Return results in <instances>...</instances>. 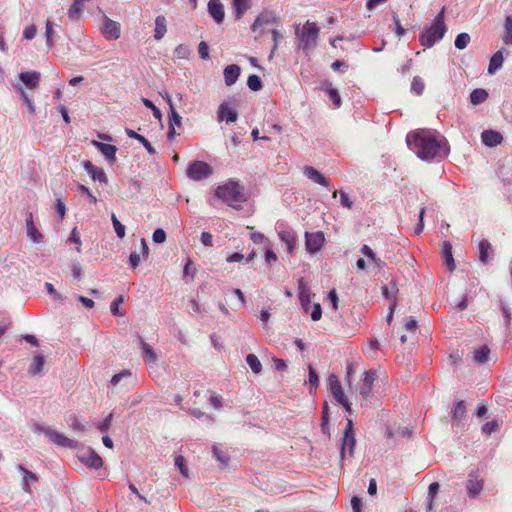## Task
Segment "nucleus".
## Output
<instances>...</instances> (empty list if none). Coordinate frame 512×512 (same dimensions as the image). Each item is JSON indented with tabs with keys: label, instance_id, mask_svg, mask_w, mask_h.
<instances>
[{
	"label": "nucleus",
	"instance_id": "f257e3e1",
	"mask_svg": "<svg viewBox=\"0 0 512 512\" xmlns=\"http://www.w3.org/2000/svg\"><path fill=\"white\" fill-rule=\"evenodd\" d=\"M406 142L409 148L425 161L442 159L449 153L446 138L433 130L422 129L408 133Z\"/></svg>",
	"mask_w": 512,
	"mask_h": 512
},
{
	"label": "nucleus",
	"instance_id": "f03ea898",
	"mask_svg": "<svg viewBox=\"0 0 512 512\" xmlns=\"http://www.w3.org/2000/svg\"><path fill=\"white\" fill-rule=\"evenodd\" d=\"M447 32L444 20V8L434 17L432 24L426 28L419 37L422 46L431 48L434 44L443 39Z\"/></svg>",
	"mask_w": 512,
	"mask_h": 512
},
{
	"label": "nucleus",
	"instance_id": "7ed1b4c3",
	"mask_svg": "<svg viewBox=\"0 0 512 512\" xmlns=\"http://www.w3.org/2000/svg\"><path fill=\"white\" fill-rule=\"evenodd\" d=\"M320 29L315 22L306 21L302 28L296 25L295 35L298 39V49L307 52L317 45Z\"/></svg>",
	"mask_w": 512,
	"mask_h": 512
},
{
	"label": "nucleus",
	"instance_id": "20e7f679",
	"mask_svg": "<svg viewBox=\"0 0 512 512\" xmlns=\"http://www.w3.org/2000/svg\"><path fill=\"white\" fill-rule=\"evenodd\" d=\"M215 195L223 202L234 208L236 207L235 203L245 201L243 187L235 181H229L228 183L219 186L215 191Z\"/></svg>",
	"mask_w": 512,
	"mask_h": 512
},
{
	"label": "nucleus",
	"instance_id": "39448f33",
	"mask_svg": "<svg viewBox=\"0 0 512 512\" xmlns=\"http://www.w3.org/2000/svg\"><path fill=\"white\" fill-rule=\"evenodd\" d=\"M355 446H356V439H355V433H354V428H353V422L351 419H348L347 425L344 429L342 441H341V448H340L341 460H344L347 455H348V457L351 458L354 454Z\"/></svg>",
	"mask_w": 512,
	"mask_h": 512
},
{
	"label": "nucleus",
	"instance_id": "423d86ee",
	"mask_svg": "<svg viewBox=\"0 0 512 512\" xmlns=\"http://www.w3.org/2000/svg\"><path fill=\"white\" fill-rule=\"evenodd\" d=\"M213 174V168L206 162L195 160L189 163L186 169L188 178L194 181L207 179Z\"/></svg>",
	"mask_w": 512,
	"mask_h": 512
},
{
	"label": "nucleus",
	"instance_id": "0eeeda50",
	"mask_svg": "<svg viewBox=\"0 0 512 512\" xmlns=\"http://www.w3.org/2000/svg\"><path fill=\"white\" fill-rule=\"evenodd\" d=\"M276 231L279 239L286 245L287 252L292 254L296 247L297 233L285 222H278L276 225Z\"/></svg>",
	"mask_w": 512,
	"mask_h": 512
},
{
	"label": "nucleus",
	"instance_id": "6e6552de",
	"mask_svg": "<svg viewBox=\"0 0 512 512\" xmlns=\"http://www.w3.org/2000/svg\"><path fill=\"white\" fill-rule=\"evenodd\" d=\"M101 33L107 40H117L121 35V26L118 22L110 19L107 15L102 16Z\"/></svg>",
	"mask_w": 512,
	"mask_h": 512
},
{
	"label": "nucleus",
	"instance_id": "1a4fd4ad",
	"mask_svg": "<svg viewBox=\"0 0 512 512\" xmlns=\"http://www.w3.org/2000/svg\"><path fill=\"white\" fill-rule=\"evenodd\" d=\"M78 460L90 469H99L103 465L102 458L92 448L78 452Z\"/></svg>",
	"mask_w": 512,
	"mask_h": 512
},
{
	"label": "nucleus",
	"instance_id": "9d476101",
	"mask_svg": "<svg viewBox=\"0 0 512 512\" xmlns=\"http://www.w3.org/2000/svg\"><path fill=\"white\" fill-rule=\"evenodd\" d=\"M324 241H325L324 234L321 231H317V232H313V233H310V232L305 233V246H306V250L310 254H315L318 251H320L324 244Z\"/></svg>",
	"mask_w": 512,
	"mask_h": 512
},
{
	"label": "nucleus",
	"instance_id": "9b49d317",
	"mask_svg": "<svg viewBox=\"0 0 512 512\" xmlns=\"http://www.w3.org/2000/svg\"><path fill=\"white\" fill-rule=\"evenodd\" d=\"M48 433L49 440L59 447L76 449L79 445L78 441L70 439L66 437L63 433H60L54 429H51V431H48Z\"/></svg>",
	"mask_w": 512,
	"mask_h": 512
},
{
	"label": "nucleus",
	"instance_id": "f8f14e48",
	"mask_svg": "<svg viewBox=\"0 0 512 512\" xmlns=\"http://www.w3.org/2000/svg\"><path fill=\"white\" fill-rule=\"evenodd\" d=\"M376 378H377L376 371L368 370V371L364 372V377L362 379V383L359 388V393L364 399L369 397Z\"/></svg>",
	"mask_w": 512,
	"mask_h": 512
},
{
	"label": "nucleus",
	"instance_id": "ddd939ff",
	"mask_svg": "<svg viewBox=\"0 0 512 512\" xmlns=\"http://www.w3.org/2000/svg\"><path fill=\"white\" fill-rule=\"evenodd\" d=\"M208 13L217 24H221L224 21V6L220 0H210L208 2Z\"/></svg>",
	"mask_w": 512,
	"mask_h": 512
},
{
	"label": "nucleus",
	"instance_id": "4468645a",
	"mask_svg": "<svg viewBox=\"0 0 512 512\" xmlns=\"http://www.w3.org/2000/svg\"><path fill=\"white\" fill-rule=\"evenodd\" d=\"M328 384H329L330 392H331L332 396L334 397V399L338 403H342L344 401V399H346V396L342 389L341 383L335 374H331L329 376Z\"/></svg>",
	"mask_w": 512,
	"mask_h": 512
},
{
	"label": "nucleus",
	"instance_id": "2eb2a0df",
	"mask_svg": "<svg viewBox=\"0 0 512 512\" xmlns=\"http://www.w3.org/2000/svg\"><path fill=\"white\" fill-rule=\"evenodd\" d=\"M238 113L235 109L231 108L227 102L220 104L218 108V120H225L227 123H233L237 121Z\"/></svg>",
	"mask_w": 512,
	"mask_h": 512
},
{
	"label": "nucleus",
	"instance_id": "dca6fc26",
	"mask_svg": "<svg viewBox=\"0 0 512 512\" xmlns=\"http://www.w3.org/2000/svg\"><path fill=\"white\" fill-rule=\"evenodd\" d=\"M25 222H26L27 237L29 239H31L34 243H37V244L42 243L43 235L35 226L32 213H28Z\"/></svg>",
	"mask_w": 512,
	"mask_h": 512
},
{
	"label": "nucleus",
	"instance_id": "f3484780",
	"mask_svg": "<svg viewBox=\"0 0 512 512\" xmlns=\"http://www.w3.org/2000/svg\"><path fill=\"white\" fill-rule=\"evenodd\" d=\"M83 167L94 181L107 183V176L103 169L96 167L88 160L83 162Z\"/></svg>",
	"mask_w": 512,
	"mask_h": 512
},
{
	"label": "nucleus",
	"instance_id": "a211bd4d",
	"mask_svg": "<svg viewBox=\"0 0 512 512\" xmlns=\"http://www.w3.org/2000/svg\"><path fill=\"white\" fill-rule=\"evenodd\" d=\"M482 143L488 147H495L503 141L501 133L494 130H484L481 134Z\"/></svg>",
	"mask_w": 512,
	"mask_h": 512
},
{
	"label": "nucleus",
	"instance_id": "6ab92c4d",
	"mask_svg": "<svg viewBox=\"0 0 512 512\" xmlns=\"http://www.w3.org/2000/svg\"><path fill=\"white\" fill-rule=\"evenodd\" d=\"M19 79L27 88L34 89L39 85L40 73L37 71L21 72L19 74Z\"/></svg>",
	"mask_w": 512,
	"mask_h": 512
},
{
	"label": "nucleus",
	"instance_id": "aec40b11",
	"mask_svg": "<svg viewBox=\"0 0 512 512\" xmlns=\"http://www.w3.org/2000/svg\"><path fill=\"white\" fill-rule=\"evenodd\" d=\"M466 488L468 495L472 498L476 497L483 489L482 480L478 479V476L471 473L466 482Z\"/></svg>",
	"mask_w": 512,
	"mask_h": 512
},
{
	"label": "nucleus",
	"instance_id": "412c9836",
	"mask_svg": "<svg viewBox=\"0 0 512 512\" xmlns=\"http://www.w3.org/2000/svg\"><path fill=\"white\" fill-rule=\"evenodd\" d=\"M17 470L23 474L22 489L26 493H31L30 482L38 481V476L23 465H17Z\"/></svg>",
	"mask_w": 512,
	"mask_h": 512
},
{
	"label": "nucleus",
	"instance_id": "4be33fe9",
	"mask_svg": "<svg viewBox=\"0 0 512 512\" xmlns=\"http://www.w3.org/2000/svg\"><path fill=\"white\" fill-rule=\"evenodd\" d=\"M299 300L305 311H308L311 305V294L309 288L306 286L304 279L298 280Z\"/></svg>",
	"mask_w": 512,
	"mask_h": 512
},
{
	"label": "nucleus",
	"instance_id": "5701e85b",
	"mask_svg": "<svg viewBox=\"0 0 512 512\" xmlns=\"http://www.w3.org/2000/svg\"><path fill=\"white\" fill-rule=\"evenodd\" d=\"M303 173L307 178H309L313 182L324 187H329V181L314 167L305 166Z\"/></svg>",
	"mask_w": 512,
	"mask_h": 512
},
{
	"label": "nucleus",
	"instance_id": "b1692460",
	"mask_svg": "<svg viewBox=\"0 0 512 512\" xmlns=\"http://www.w3.org/2000/svg\"><path fill=\"white\" fill-rule=\"evenodd\" d=\"M241 69L236 64H231L224 69V81L227 86H232L239 78Z\"/></svg>",
	"mask_w": 512,
	"mask_h": 512
},
{
	"label": "nucleus",
	"instance_id": "393cba45",
	"mask_svg": "<svg viewBox=\"0 0 512 512\" xmlns=\"http://www.w3.org/2000/svg\"><path fill=\"white\" fill-rule=\"evenodd\" d=\"M442 257L447 268L450 271H453L456 267L453 255H452V245L449 241H445L442 245Z\"/></svg>",
	"mask_w": 512,
	"mask_h": 512
},
{
	"label": "nucleus",
	"instance_id": "a878e982",
	"mask_svg": "<svg viewBox=\"0 0 512 512\" xmlns=\"http://www.w3.org/2000/svg\"><path fill=\"white\" fill-rule=\"evenodd\" d=\"M125 132L129 138L136 139L137 141H139V143H141L145 147V149L150 155H154L156 153L154 147L144 136L138 134L137 132L129 128H126Z\"/></svg>",
	"mask_w": 512,
	"mask_h": 512
},
{
	"label": "nucleus",
	"instance_id": "bb28decb",
	"mask_svg": "<svg viewBox=\"0 0 512 512\" xmlns=\"http://www.w3.org/2000/svg\"><path fill=\"white\" fill-rule=\"evenodd\" d=\"M504 58L502 50H498L495 52L490 58V62L488 65V73L490 75H494L503 65Z\"/></svg>",
	"mask_w": 512,
	"mask_h": 512
},
{
	"label": "nucleus",
	"instance_id": "cd10ccee",
	"mask_svg": "<svg viewBox=\"0 0 512 512\" xmlns=\"http://www.w3.org/2000/svg\"><path fill=\"white\" fill-rule=\"evenodd\" d=\"M167 32V22L163 15H158L155 19L154 38L160 41Z\"/></svg>",
	"mask_w": 512,
	"mask_h": 512
},
{
	"label": "nucleus",
	"instance_id": "c85d7f7f",
	"mask_svg": "<svg viewBox=\"0 0 512 512\" xmlns=\"http://www.w3.org/2000/svg\"><path fill=\"white\" fill-rule=\"evenodd\" d=\"M93 144L98 148V150L105 156L106 159L110 161L115 160V155L117 152V148L111 144H105L98 141H93Z\"/></svg>",
	"mask_w": 512,
	"mask_h": 512
},
{
	"label": "nucleus",
	"instance_id": "c756f323",
	"mask_svg": "<svg viewBox=\"0 0 512 512\" xmlns=\"http://www.w3.org/2000/svg\"><path fill=\"white\" fill-rule=\"evenodd\" d=\"M44 363H45L44 356L36 355L33 358L32 362H31V364H30V366L28 368V373L31 376H36V375L40 374L42 372Z\"/></svg>",
	"mask_w": 512,
	"mask_h": 512
},
{
	"label": "nucleus",
	"instance_id": "7c9ffc66",
	"mask_svg": "<svg viewBox=\"0 0 512 512\" xmlns=\"http://www.w3.org/2000/svg\"><path fill=\"white\" fill-rule=\"evenodd\" d=\"M274 22V16L271 13H261L251 25L252 31H256L258 28L268 25Z\"/></svg>",
	"mask_w": 512,
	"mask_h": 512
},
{
	"label": "nucleus",
	"instance_id": "2f4dec72",
	"mask_svg": "<svg viewBox=\"0 0 512 512\" xmlns=\"http://www.w3.org/2000/svg\"><path fill=\"white\" fill-rule=\"evenodd\" d=\"M249 7L250 0H233L235 18L240 19Z\"/></svg>",
	"mask_w": 512,
	"mask_h": 512
},
{
	"label": "nucleus",
	"instance_id": "473e14b6",
	"mask_svg": "<svg viewBox=\"0 0 512 512\" xmlns=\"http://www.w3.org/2000/svg\"><path fill=\"white\" fill-rule=\"evenodd\" d=\"M488 98V92L485 89H474L470 94V102L474 105L483 103Z\"/></svg>",
	"mask_w": 512,
	"mask_h": 512
},
{
	"label": "nucleus",
	"instance_id": "72a5a7b5",
	"mask_svg": "<svg viewBox=\"0 0 512 512\" xmlns=\"http://www.w3.org/2000/svg\"><path fill=\"white\" fill-rule=\"evenodd\" d=\"M479 260L483 264H487L489 262L488 253L491 250V244L488 240L483 239L479 243Z\"/></svg>",
	"mask_w": 512,
	"mask_h": 512
},
{
	"label": "nucleus",
	"instance_id": "f704fd0d",
	"mask_svg": "<svg viewBox=\"0 0 512 512\" xmlns=\"http://www.w3.org/2000/svg\"><path fill=\"white\" fill-rule=\"evenodd\" d=\"M502 40L507 45H512V16H506L504 23V35Z\"/></svg>",
	"mask_w": 512,
	"mask_h": 512
},
{
	"label": "nucleus",
	"instance_id": "c9c22d12",
	"mask_svg": "<svg viewBox=\"0 0 512 512\" xmlns=\"http://www.w3.org/2000/svg\"><path fill=\"white\" fill-rule=\"evenodd\" d=\"M83 10V1L74 0L70 8L68 9V16L71 20L79 19L81 12Z\"/></svg>",
	"mask_w": 512,
	"mask_h": 512
},
{
	"label": "nucleus",
	"instance_id": "e433bc0d",
	"mask_svg": "<svg viewBox=\"0 0 512 512\" xmlns=\"http://www.w3.org/2000/svg\"><path fill=\"white\" fill-rule=\"evenodd\" d=\"M490 350L487 346H482L474 352V361L478 364H484L489 359Z\"/></svg>",
	"mask_w": 512,
	"mask_h": 512
},
{
	"label": "nucleus",
	"instance_id": "4c0bfd02",
	"mask_svg": "<svg viewBox=\"0 0 512 512\" xmlns=\"http://www.w3.org/2000/svg\"><path fill=\"white\" fill-rule=\"evenodd\" d=\"M246 362L253 373L259 374L262 371V364L256 355L248 354L246 357Z\"/></svg>",
	"mask_w": 512,
	"mask_h": 512
},
{
	"label": "nucleus",
	"instance_id": "58836bf2",
	"mask_svg": "<svg viewBox=\"0 0 512 512\" xmlns=\"http://www.w3.org/2000/svg\"><path fill=\"white\" fill-rule=\"evenodd\" d=\"M141 344L145 360L150 363L156 362L157 356L153 348L143 340H141Z\"/></svg>",
	"mask_w": 512,
	"mask_h": 512
},
{
	"label": "nucleus",
	"instance_id": "ea45409f",
	"mask_svg": "<svg viewBox=\"0 0 512 512\" xmlns=\"http://www.w3.org/2000/svg\"><path fill=\"white\" fill-rule=\"evenodd\" d=\"M182 124V117L176 111L174 104H170V114H169V126L171 127H180Z\"/></svg>",
	"mask_w": 512,
	"mask_h": 512
},
{
	"label": "nucleus",
	"instance_id": "a19ab883",
	"mask_svg": "<svg viewBox=\"0 0 512 512\" xmlns=\"http://www.w3.org/2000/svg\"><path fill=\"white\" fill-rule=\"evenodd\" d=\"M466 407L464 401H458L453 408V419L461 421L465 417Z\"/></svg>",
	"mask_w": 512,
	"mask_h": 512
},
{
	"label": "nucleus",
	"instance_id": "79ce46f5",
	"mask_svg": "<svg viewBox=\"0 0 512 512\" xmlns=\"http://www.w3.org/2000/svg\"><path fill=\"white\" fill-rule=\"evenodd\" d=\"M66 422L69 425V427L72 428L74 431L84 432L86 429V426L83 423H81V421L75 415H70L67 418Z\"/></svg>",
	"mask_w": 512,
	"mask_h": 512
},
{
	"label": "nucleus",
	"instance_id": "37998d69",
	"mask_svg": "<svg viewBox=\"0 0 512 512\" xmlns=\"http://www.w3.org/2000/svg\"><path fill=\"white\" fill-rule=\"evenodd\" d=\"M470 42V35L468 33H460L457 35L454 45L457 49H465Z\"/></svg>",
	"mask_w": 512,
	"mask_h": 512
},
{
	"label": "nucleus",
	"instance_id": "c03bdc74",
	"mask_svg": "<svg viewBox=\"0 0 512 512\" xmlns=\"http://www.w3.org/2000/svg\"><path fill=\"white\" fill-rule=\"evenodd\" d=\"M213 456L217 459V461L222 465H227L229 462V456L222 451L218 446H212Z\"/></svg>",
	"mask_w": 512,
	"mask_h": 512
},
{
	"label": "nucleus",
	"instance_id": "a18cd8bd",
	"mask_svg": "<svg viewBox=\"0 0 512 512\" xmlns=\"http://www.w3.org/2000/svg\"><path fill=\"white\" fill-rule=\"evenodd\" d=\"M111 220H112V224H113L116 235L121 239L124 238L125 237V226L118 220V218L116 217V215L114 213L111 215Z\"/></svg>",
	"mask_w": 512,
	"mask_h": 512
},
{
	"label": "nucleus",
	"instance_id": "49530a36",
	"mask_svg": "<svg viewBox=\"0 0 512 512\" xmlns=\"http://www.w3.org/2000/svg\"><path fill=\"white\" fill-rule=\"evenodd\" d=\"M424 82L419 76H415L411 83V91L416 95H421L424 91Z\"/></svg>",
	"mask_w": 512,
	"mask_h": 512
},
{
	"label": "nucleus",
	"instance_id": "de8ad7c7",
	"mask_svg": "<svg viewBox=\"0 0 512 512\" xmlns=\"http://www.w3.org/2000/svg\"><path fill=\"white\" fill-rule=\"evenodd\" d=\"M439 488H440V485L438 482H433L429 485V488H428V500H429L428 510L432 509L433 499L437 495Z\"/></svg>",
	"mask_w": 512,
	"mask_h": 512
},
{
	"label": "nucleus",
	"instance_id": "09e8293b",
	"mask_svg": "<svg viewBox=\"0 0 512 512\" xmlns=\"http://www.w3.org/2000/svg\"><path fill=\"white\" fill-rule=\"evenodd\" d=\"M247 85L252 91H259L262 88V81L257 75H250L247 80Z\"/></svg>",
	"mask_w": 512,
	"mask_h": 512
},
{
	"label": "nucleus",
	"instance_id": "8fccbe9b",
	"mask_svg": "<svg viewBox=\"0 0 512 512\" xmlns=\"http://www.w3.org/2000/svg\"><path fill=\"white\" fill-rule=\"evenodd\" d=\"M196 273H197V269L193 265L192 260L190 258H187L185 265H184V269H183L184 277L191 276L192 278H194Z\"/></svg>",
	"mask_w": 512,
	"mask_h": 512
},
{
	"label": "nucleus",
	"instance_id": "3c124183",
	"mask_svg": "<svg viewBox=\"0 0 512 512\" xmlns=\"http://www.w3.org/2000/svg\"><path fill=\"white\" fill-rule=\"evenodd\" d=\"M327 93H328L330 100L333 102L334 106L336 108H339L341 106L342 101H341V97H340L338 90L330 87L327 90Z\"/></svg>",
	"mask_w": 512,
	"mask_h": 512
},
{
	"label": "nucleus",
	"instance_id": "603ef678",
	"mask_svg": "<svg viewBox=\"0 0 512 512\" xmlns=\"http://www.w3.org/2000/svg\"><path fill=\"white\" fill-rule=\"evenodd\" d=\"M124 301L123 296H119L116 299L113 300V302L110 305V311L115 316H123L124 312L120 311L119 305Z\"/></svg>",
	"mask_w": 512,
	"mask_h": 512
},
{
	"label": "nucleus",
	"instance_id": "864d4df0",
	"mask_svg": "<svg viewBox=\"0 0 512 512\" xmlns=\"http://www.w3.org/2000/svg\"><path fill=\"white\" fill-rule=\"evenodd\" d=\"M142 102H143V104H144L147 108H149V109H151V110H152L153 115H154V117H155L156 119H158V120H161V119H162V113H161L160 109H159L158 107H156V106L154 105V103H153L151 100H149V99H147V98H143V99H142Z\"/></svg>",
	"mask_w": 512,
	"mask_h": 512
},
{
	"label": "nucleus",
	"instance_id": "5fc2aeb1",
	"mask_svg": "<svg viewBox=\"0 0 512 512\" xmlns=\"http://www.w3.org/2000/svg\"><path fill=\"white\" fill-rule=\"evenodd\" d=\"M397 292H398V288H397L395 282H392L390 287H388V286L382 287V295L387 299L393 298Z\"/></svg>",
	"mask_w": 512,
	"mask_h": 512
},
{
	"label": "nucleus",
	"instance_id": "6e6d98bb",
	"mask_svg": "<svg viewBox=\"0 0 512 512\" xmlns=\"http://www.w3.org/2000/svg\"><path fill=\"white\" fill-rule=\"evenodd\" d=\"M498 427H499L498 422L493 420V421L485 423L482 426V432L486 435H490V434L496 432L498 430Z\"/></svg>",
	"mask_w": 512,
	"mask_h": 512
},
{
	"label": "nucleus",
	"instance_id": "4d7b16f0",
	"mask_svg": "<svg viewBox=\"0 0 512 512\" xmlns=\"http://www.w3.org/2000/svg\"><path fill=\"white\" fill-rule=\"evenodd\" d=\"M53 34H54L53 23L50 20H47L45 36H46V43H47L48 47L53 46V41H52Z\"/></svg>",
	"mask_w": 512,
	"mask_h": 512
},
{
	"label": "nucleus",
	"instance_id": "13d9d810",
	"mask_svg": "<svg viewBox=\"0 0 512 512\" xmlns=\"http://www.w3.org/2000/svg\"><path fill=\"white\" fill-rule=\"evenodd\" d=\"M198 53L201 59L207 60L209 59V47L205 41L199 43Z\"/></svg>",
	"mask_w": 512,
	"mask_h": 512
},
{
	"label": "nucleus",
	"instance_id": "bf43d9fd",
	"mask_svg": "<svg viewBox=\"0 0 512 512\" xmlns=\"http://www.w3.org/2000/svg\"><path fill=\"white\" fill-rule=\"evenodd\" d=\"M272 38H273V42H274V44H273V47H272L271 53H270V55H269V59H272V58H273V55H274L275 51H276V50H277V48H278V43H279V40H280V38H281V34L279 33V31H278V30H276V29H273V30H272Z\"/></svg>",
	"mask_w": 512,
	"mask_h": 512
},
{
	"label": "nucleus",
	"instance_id": "052dcab7",
	"mask_svg": "<svg viewBox=\"0 0 512 512\" xmlns=\"http://www.w3.org/2000/svg\"><path fill=\"white\" fill-rule=\"evenodd\" d=\"M175 55L180 59H185L189 54V48L186 45L180 44L175 48Z\"/></svg>",
	"mask_w": 512,
	"mask_h": 512
},
{
	"label": "nucleus",
	"instance_id": "680f3d73",
	"mask_svg": "<svg viewBox=\"0 0 512 512\" xmlns=\"http://www.w3.org/2000/svg\"><path fill=\"white\" fill-rule=\"evenodd\" d=\"M152 239L155 243H163L166 240V233L163 229L157 228L152 235Z\"/></svg>",
	"mask_w": 512,
	"mask_h": 512
},
{
	"label": "nucleus",
	"instance_id": "e2e57ef3",
	"mask_svg": "<svg viewBox=\"0 0 512 512\" xmlns=\"http://www.w3.org/2000/svg\"><path fill=\"white\" fill-rule=\"evenodd\" d=\"M309 384L311 388L319 385V376L313 367L309 366Z\"/></svg>",
	"mask_w": 512,
	"mask_h": 512
},
{
	"label": "nucleus",
	"instance_id": "0e129e2a",
	"mask_svg": "<svg viewBox=\"0 0 512 512\" xmlns=\"http://www.w3.org/2000/svg\"><path fill=\"white\" fill-rule=\"evenodd\" d=\"M112 419H113V414L110 413L100 424H98L97 427L100 430V432L103 433V432L108 431V429L111 426Z\"/></svg>",
	"mask_w": 512,
	"mask_h": 512
},
{
	"label": "nucleus",
	"instance_id": "69168bd1",
	"mask_svg": "<svg viewBox=\"0 0 512 512\" xmlns=\"http://www.w3.org/2000/svg\"><path fill=\"white\" fill-rule=\"evenodd\" d=\"M175 465L179 468L183 476H188V468L186 467L184 458L182 456H179L175 459Z\"/></svg>",
	"mask_w": 512,
	"mask_h": 512
},
{
	"label": "nucleus",
	"instance_id": "338daca9",
	"mask_svg": "<svg viewBox=\"0 0 512 512\" xmlns=\"http://www.w3.org/2000/svg\"><path fill=\"white\" fill-rule=\"evenodd\" d=\"M37 33L35 25H30L24 29L23 37L27 40H32Z\"/></svg>",
	"mask_w": 512,
	"mask_h": 512
},
{
	"label": "nucleus",
	"instance_id": "774afa93",
	"mask_svg": "<svg viewBox=\"0 0 512 512\" xmlns=\"http://www.w3.org/2000/svg\"><path fill=\"white\" fill-rule=\"evenodd\" d=\"M322 316V308L319 303L314 304L313 311L311 312V319L313 321H318Z\"/></svg>",
	"mask_w": 512,
	"mask_h": 512
}]
</instances>
